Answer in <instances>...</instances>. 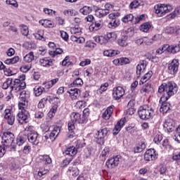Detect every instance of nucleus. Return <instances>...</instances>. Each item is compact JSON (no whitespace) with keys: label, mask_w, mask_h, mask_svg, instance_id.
<instances>
[{"label":"nucleus","mask_w":180,"mask_h":180,"mask_svg":"<svg viewBox=\"0 0 180 180\" xmlns=\"http://www.w3.org/2000/svg\"><path fill=\"white\" fill-rule=\"evenodd\" d=\"M146 150V143L141 142L138 146L134 148V152L136 153H142L143 150Z\"/></svg>","instance_id":"obj_38"},{"label":"nucleus","mask_w":180,"mask_h":180,"mask_svg":"<svg viewBox=\"0 0 180 180\" xmlns=\"http://www.w3.org/2000/svg\"><path fill=\"white\" fill-rule=\"evenodd\" d=\"M108 133H109V130L108 128H103V129L98 131V132L95 135V139H96V143L98 144H103L105 143V137L108 136Z\"/></svg>","instance_id":"obj_8"},{"label":"nucleus","mask_w":180,"mask_h":180,"mask_svg":"<svg viewBox=\"0 0 180 180\" xmlns=\"http://www.w3.org/2000/svg\"><path fill=\"white\" fill-rule=\"evenodd\" d=\"M27 106H29V101H24L22 100H20L18 102V109L19 110L23 111V110H27Z\"/></svg>","instance_id":"obj_37"},{"label":"nucleus","mask_w":180,"mask_h":180,"mask_svg":"<svg viewBox=\"0 0 180 180\" xmlns=\"http://www.w3.org/2000/svg\"><path fill=\"white\" fill-rule=\"evenodd\" d=\"M162 140V135H161V134H157L156 135H155L153 141L156 144H158V143H160V141H161Z\"/></svg>","instance_id":"obj_64"},{"label":"nucleus","mask_w":180,"mask_h":180,"mask_svg":"<svg viewBox=\"0 0 180 180\" xmlns=\"http://www.w3.org/2000/svg\"><path fill=\"white\" fill-rule=\"evenodd\" d=\"M21 33L23 36H27L29 34V27L27 25H21Z\"/></svg>","instance_id":"obj_59"},{"label":"nucleus","mask_w":180,"mask_h":180,"mask_svg":"<svg viewBox=\"0 0 180 180\" xmlns=\"http://www.w3.org/2000/svg\"><path fill=\"white\" fill-rule=\"evenodd\" d=\"M34 60V54L33 52H30L25 56H24L25 63H32Z\"/></svg>","instance_id":"obj_41"},{"label":"nucleus","mask_w":180,"mask_h":180,"mask_svg":"<svg viewBox=\"0 0 180 180\" xmlns=\"http://www.w3.org/2000/svg\"><path fill=\"white\" fill-rule=\"evenodd\" d=\"M164 51H168V44H164L162 46L160 47L156 50V56H160L164 53Z\"/></svg>","instance_id":"obj_43"},{"label":"nucleus","mask_w":180,"mask_h":180,"mask_svg":"<svg viewBox=\"0 0 180 180\" xmlns=\"http://www.w3.org/2000/svg\"><path fill=\"white\" fill-rule=\"evenodd\" d=\"M173 139L174 140H175V141H177V143H180V124L176 128V133L173 137Z\"/></svg>","instance_id":"obj_58"},{"label":"nucleus","mask_w":180,"mask_h":180,"mask_svg":"<svg viewBox=\"0 0 180 180\" xmlns=\"http://www.w3.org/2000/svg\"><path fill=\"white\" fill-rule=\"evenodd\" d=\"M70 33L72 36H81L82 34V29L78 26H75L70 29Z\"/></svg>","instance_id":"obj_36"},{"label":"nucleus","mask_w":180,"mask_h":180,"mask_svg":"<svg viewBox=\"0 0 180 180\" xmlns=\"http://www.w3.org/2000/svg\"><path fill=\"white\" fill-rule=\"evenodd\" d=\"M32 68V65H23L20 68V71L21 72H27Z\"/></svg>","instance_id":"obj_60"},{"label":"nucleus","mask_w":180,"mask_h":180,"mask_svg":"<svg viewBox=\"0 0 180 180\" xmlns=\"http://www.w3.org/2000/svg\"><path fill=\"white\" fill-rule=\"evenodd\" d=\"M150 27L151 25H150V22H145L141 25L140 30L144 33H147V32L150 30Z\"/></svg>","instance_id":"obj_46"},{"label":"nucleus","mask_w":180,"mask_h":180,"mask_svg":"<svg viewBox=\"0 0 180 180\" xmlns=\"http://www.w3.org/2000/svg\"><path fill=\"white\" fill-rule=\"evenodd\" d=\"M25 131H27V139L30 143L34 146L39 144V134L34 130L33 126H27L25 128Z\"/></svg>","instance_id":"obj_5"},{"label":"nucleus","mask_w":180,"mask_h":180,"mask_svg":"<svg viewBox=\"0 0 180 180\" xmlns=\"http://www.w3.org/2000/svg\"><path fill=\"white\" fill-rule=\"evenodd\" d=\"M105 37L107 39L108 42L112 41L113 40H116L117 35L115 32H108L107 34L105 36Z\"/></svg>","instance_id":"obj_48"},{"label":"nucleus","mask_w":180,"mask_h":180,"mask_svg":"<svg viewBox=\"0 0 180 180\" xmlns=\"http://www.w3.org/2000/svg\"><path fill=\"white\" fill-rule=\"evenodd\" d=\"M3 115L8 124H10V126H13V124L15 123V115L12 113V110L6 109Z\"/></svg>","instance_id":"obj_11"},{"label":"nucleus","mask_w":180,"mask_h":180,"mask_svg":"<svg viewBox=\"0 0 180 180\" xmlns=\"http://www.w3.org/2000/svg\"><path fill=\"white\" fill-rule=\"evenodd\" d=\"M170 98H171V96L163 94V95L160 97V99L159 101L160 105H162L163 103H168V102H167V101Z\"/></svg>","instance_id":"obj_54"},{"label":"nucleus","mask_w":180,"mask_h":180,"mask_svg":"<svg viewBox=\"0 0 180 180\" xmlns=\"http://www.w3.org/2000/svg\"><path fill=\"white\" fill-rule=\"evenodd\" d=\"M94 40L95 41L96 43H98L101 46H105V44H108V39H106V37L103 35L94 37Z\"/></svg>","instance_id":"obj_24"},{"label":"nucleus","mask_w":180,"mask_h":180,"mask_svg":"<svg viewBox=\"0 0 180 180\" xmlns=\"http://www.w3.org/2000/svg\"><path fill=\"white\" fill-rule=\"evenodd\" d=\"M171 110V104L169 103H164L163 104H161V107L160 108V112L162 113L163 115H165V113H168Z\"/></svg>","instance_id":"obj_31"},{"label":"nucleus","mask_w":180,"mask_h":180,"mask_svg":"<svg viewBox=\"0 0 180 180\" xmlns=\"http://www.w3.org/2000/svg\"><path fill=\"white\" fill-rule=\"evenodd\" d=\"M103 54L105 57H115V56H118V54H120V51H116V50L108 49L104 51Z\"/></svg>","instance_id":"obj_26"},{"label":"nucleus","mask_w":180,"mask_h":180,"mask_svg":"<svg viewBox=\"0 0 180 180\" xmlns=\"http://www.w3.org/2000/svg\"><path fill=\"white\" fill-rule=\"evenodd\" d=\"M177 15H180V7H177L174 11L167 15L168 19H175Z\"/></svg>","instance_id":"obj_39"},{"label":"nucleus","mask_w":180,"mask_h":180,"mask_svg":"<svg viewBox=\"0 0 180 180\" xmlns=\"http://www.w3.org/2000/svg\"><path fill=\"white\" fill-rule=\"evenodd\" d=\"M15 141V135L11 131H5L2 135V144L6 148H8V151H12V150H15L16 146L13 145V142Z\"/></svg>","instance_id":"obj_2"},{"label":"nucleus","mask_w":180,"mask_h":180,"mask_svg":"<svg viewBox=\"0 0 180 180\" xmlns=\"http://www.w3.org/2000/svg\"><path fill=\"white\" fill-rule=\"evenodd\" d=\"M101 28L102 23H101V20L93 22L92 25L89 27V30L92 32H97V30H99Z\"/></svg>","instance_id":"obj_32"},{"label":"nucleus","mask_w":180,"mask_h":180,"mask_svg":"<svg viewBox=\"0 0 180 180\" xmlns=\"http://www.w3.org/2000/svg\"><path fill=\"white\" fill-rule=\"evenodd\" d=\"M179 68V61L177 59H173L172 63L168 65V70L172 74H176Z\"/></svg>","instance_id":"obj_15"},{"label":"nucleus","mask_w":180,"mask_h":180,"mask_svg":"<svg viewBox=\"0 0 180 180\" xmlns=\"http://www.w3.org/2000/svg\"><path fill=\"white\" fill-rule=\"evenodd\" d=\"M71 85L73 86H82V85H84V82L82 81V79L77 78Z\"/></svg>","instance_id":"obj_52"},{"label":"nucleus","mask_w":180,"mask_h":180,"mask_svg":"<svg viewBox=\"0 0 180 180\" xmlns=\"http://www.w3.org/2000/svg\"><path fill=\"white\" fill-rule=\"evenodd\" d=\"M70 39L72 41H75L77 44H82L83 43H85V38L77 35H72L70 37Z\"/></svg>","instance_id":"obj_35"},{"label":"nucleus","mask_w":180,"mask_h":180,"mask_svg":"<svg viewBox=\"0 0 180 180\" xmlns=\"http://www.w3.org/2000/svg\"><path fill=\"white\" fill-rule=\"evenodd\" d=\"M68 94H70L71 99H72L73 101H75L76 99H78V98H79L80 92H79V89L77 88H74V89H70L68 91Z\"/></svg>","instance_id":"obj_25"},{"label":"nucleus","mask_w":180,"mask_h":180,"mask_svg":"<svg viewBox=\"0 0 180 180\" xmlns=\"http://www.w3.org/2000/svg\"><path fill=\"white\" fill-rule=\"evenodd\" d=\"M47 101H49V98L47 97L41 99V101L38 103L39 109H43L46 103H47Z\"/></svg>","instance_id":"obj_53"},{"label":"nucleus","mask_w":180,"mask_h":180,"mask_svg":"<svg viewBox=\"0 0 180 180\" xmlns=\"http://www.w3.org/2000/svg\"><path fill=\"white\" fill-rule=\"evenodd\" d=\"M80 13L82 15H89L92 12V8L90 6H84L82 8L79 10Z\"/></svg>","instance_id":"obj_45"},{"label":"nucleus","mask_w":180,"mask_h":180,"mask_svg":"<svg viewBox=\"0 0 180 180\" xmlns=\"http://www.w3.org/2000/svg\"><path fill=\"white\" fill-rule=\"evenodd\" d=\"M39 64L42 67H46V68H49L50 67H52V65H53V59L49 57L41 58L39 60Z\"/></svg>","instance_id":"obj_17"},{"label":"nucleus","mask_w":180,"mask_h":180,"mask_svg":"<svg viewBox=\"0 0 180 180\" xmlns=\"http://www.w3.org/2000/svg\"><path fill=\"white\" fill-rule=\"evenodd\" d=\"M34 94L35 96H40L43 94V91H44V88L40 86H36L34 89Z\"/></svg>","instance_id":"obj_42"},{"label":"nucleus","mask_w":180,"mask_h":180,"mask_svg":"<svg viewBox=\"0 0 180 180\" xmlns=\"http://www.w3.org/2000/svg\"><path fill=\"white\" fill-rule=\"evenodd\" d=\"M120 160V156L117 155L114 156L106 161L105 165H107L108 168H115V167H117L119 165V161Z\"/></svg>","instance_id":"obj_12"},{"label":"nucleus","mask_w":180,"mask_h":180,"mask_svg":"<svg viewBox=\"0 0 180 180\" xmlns=\"http://www.w3.org/2000/svg\"><path fill=\"white\" fill-rule=\"evenodd\" d=\"M6 150H9V148H6V146L2 143V146H0V158H2L4 155H5Z\"/></svg>","instance_id":"obj_61"},{"label":"nucleus","mask_w":180,"mask_h":180,"mask_svg":"<svg viewBox=\"0 0 180 180\" xmlns=\"http://www.w3.org/2000/svg\"><path fill=\"white\" fill-rule=\"evenodd\" d=\"M75 107L77 109H83V108H85V101H77Z\"/></svg>","instance_id":"obj_63"},{"label":"nucleus","mask_w":180,"mask_h":180,"mask_svg":"<svg viewBox=\"0 0 180 180\" xmlns=\"http://www.w3.org/2000/svg\"><path fill=\"white\" fill-rule=\"evenodd\" d=\"M138 115L142 120H148V119L151 117V115H153V109L150 108L148 105L141 106L139 108Z\"/></svg>","instance_id":"obj_6"},{"label":"nucleus","mask_w":180,"mask_h":180,"mask_svg":"<svg viewBox=\"0 0 180 180\" xmlns=\"http://www.w3.org/2000/svg\"><path fill=\"white\" fill-rule=\"evenodd\" d=\"M46 174H49V169L41 168L38 172V176H39V178H41V176L46 175Z\"/></svg>","instance_id":"obj_62"},{"label":"nucleus","mask_w":180,"mask_h":180,"mask_svg":"<svg viewBox=\"0 0 180 180\" xmlns=\"http://www.w3.org/2000/svg\"><path fill=\"white\" fill-rule=\"evenodd\" d=\"M39 23L44 27H52L53 26V22L49 20H39Z\"/></svg>","instance_id":"obj_47"},{"label":"nucleus","mask_w":180,"mask_h":180,"mask_svg":"<svg viewBox=\"0 0 180 180\" xmlns=\"http://www.w3.org/2000/svg\"><path fill=\"white\" fill-rule=\"evenodd\" d=\"M168 53H172V54H176V53H179L180 51V45L174 44V45H168Z\"/></svg>","instance_id":"obj_28"},{"label":"nucleus","mask_w":180,"mask_h":180,"mask_svg":"<svg viewBox=\"0 0 180 180\" xmlns=\"http://www.w3.org/2000/svg\"><path fill=\"white\" fill-rule=\"evenodd\" d=\"M178 92V86L174 82H169L167 84H162L158 88L159 94H164L168 96H174Z\"/></svg>","instance_id":"obj_1"},{"label":"nucleus","mask_w":180,"mask_h":180,"mask_svg":"<svg viewBox=\"0 0 180 180\" xmlns=\"http://www.w3.org/2000/svg\"><path fill=\"white\" fill-rule=\"evenodd\" d=\"M96 14L98 18H103V16L109 15V11L105 9L100 8L96 11Z\"/></svg>","instance_id":"obj_40"},{"label":"nucleus","mask_w":180,"mask_h":180,"mask_svg":"<svg viewBox=\"0 0 180 180\" xmlns=\"http://www.w3.org/2000/svg\"><path fill=\"white\" fill-rule=\"evenodd\" d=\"M117 26H119V20H112V22L108 23V27H110V29H115L117 27Z\"/></svg>","instance_id":"obj_55"},{"label":"nucleus","mask_w":180,"mask_h":180,"mask_svg":"<svg viewBox=\"0 0 180 180\" xmlns=\"http://www.w3.org/2000/svg\"><path fill=\"white\" fill-rule=\"evenodd\" d=\"M13 79L12 78H8L4 82L3 84V89H8L10 88V93H12V91H14V87H13Z\"/></svg>","instance_id":"obj_23"},{"label":"nucleus","mask_w":180,"mask_h":180,"mask_svg":"<svg viewBox=\"0 0 180 180\" xmlns=\"http://www.w3.org/2000/svg\"><path fill=\"white\" fill-rule=\"evenodd\" d=\"M108 133H109V130L108 128H103V129L98 131V132L95 135V139H96V143L98 144H103L105 143V137L108 136Z\"/></svg>","instance_id":"obj_9"},{"label":"nucleus","mask_w":180,"mask_h":180,"mask_svg":"<svg viewBox=\"0 0 180 180\" xmlns=\"http://www.w3.org/2000/svg\"><path fill=\"white\" fill-rule=\"evenodd\" d=\"M153 77V71L150 70L144 76L141 78L139 82V85H143L146 84V82L151 79Z\"/></svg>","instance_id":"obj_27"},{"label":"nucleus","mask_w":180,"mask_h":180,"mask_svg":"<svg viewBox=\"0 0 180 180\" xmlns=\"http://www.w3.org/2000/svg\"><path fill=\"white\" fill-rule=\"evenodd\" d=\"M65 155H70V157H74L77 154V150L75 147L70 146L63 153Z\"/></svg>","instance_id":"obj_33"},{"label":"nucleus","mask_w":180,"mask_h":180,"mask_svg":"<svg viewBox=\"0 0 180 180\" xmlns=\"http://www.w3.org/2000/svg\"><path fill=\"white\" fill-rule=\"evenodd\" d=\"M140 6V2L138 0H134L129 4L130 9H136Z\"/></svg>","instance_id":"obj_57"},{"label":"nucleus","mask_w":180,"mask_h":180,"mask_svg":"<svg viewBox=\"0 0 180 180\" xmlns=\"http://www.w3.org/2000/svg\"><path fill=\"white\" fill-rule=\"evenodd\" d=\"M40 160H41L45 164H51V158L47 155H41Z\"/></svg>","instance_id":"obj_50"},{"label":"nucleus","mask_w":180,"mask_h":180,"mask_svg":"<svg viewBox=\"0 0 180 180\" xmlns=\"http://www.w3.org/2000/svg\"><path fill=\"white\" fill-rule=\"evenodd\" d=\"M70 119L71 122H69L68 124V130L70 133H74V130H75V123H79V124L86 123L85 118H83L81 114L78 112H72Z\"/></svg>","instance_id":"obj_3"},{"label":"nucleus","mask_w":180,"mask_h":180,"mask_svg":"<svg viewBox=\"0 0 180 180\" xmlns=\"http://www.w3.org/2000/svg\"><path fill=\"white\" fill-rule=\"evenodd\" d=\"M176 31V29L174 27H166L165 28V33L167 34H172L173 33H175Z\"/></svg>","instance_id":"obj_51"},{"label":"nucleus","mask_w":180,"mask_h":180,"mask_svg":"<svg viewBox=\"0 0 180 180\" xmlns=\"http://www.w3.org/2000/svg\"><path fill=\"white\" fill-rule=\"evenodd\" d=\"M61 131V128L58 126H53V130L49 134V139L52 141H54L56 139H57V136L58 134H60V131Z\"/></svg>","instance_id":"obj_22"},{"label":"nucleus","mask_w":180,"mask_h":180,"mask_svg":"<svg viewBox=\"0 0 180 180\" xmlns=\"http://www.w3.org/2000/svg\"><path fill=\"white\" fill-rule=\"evenodd\" d=\"M126 122V119H121L120 121L117 122L113 129V134H118L119 131L122 130V127L124 126V123Z\"/></svg>","instance_id":"obj_21"},{"label":"nucleus","mask_w":180,"mask_h":180,"mask_svg":"<svg viewBox=\"0 0 180 180\" xmlns=\"http://www.w3.org/2000/svg\"><path fill=\"white\" fill-rule=\"evenodd\" d=\"M13 88L15 92H19V91H23L26 88V82H20V80L15 79L13 82Z\"/></svg>","instance_id":"obj_16"},{"label":"nucleus","mask_w":180,"mask_h":180,"mask_svg":"<svg viewBox=\"0 0 180 180\" xmlns=\"http://www.w3.org/2000/svg\"><path fill=\"white\" fill-rule=\"evenodd\" d=\"M147 67V61L141 60L139 64L136 66V74L138 75L137 78H140L141 73L144 72Z\"/></svg>","instance_id":"obj_18"},{"label":"nucleus","mask_w":180,"mask_h":180,"mask_svg":"<svg viewBox=\"0 0 180 180\" xmlns=\"http://www.w3.org/2000/svg\"><path fill=\"white\" fill-rule=\"evenodd\" d=\"M163 127L168 133H171L175 129V122L171 118L167 119L163 124Z\"/></svg>","instance_id":"obj_14"},{"label":"nucleus","mask_w":180,"mask_h":180,"mask_svg":"<svg viewBox=\"0 0 180 180\" xmlns=\"http://www.w3.org/2000/svg\"><path fill=\"white\" fill-rule=\"evenodd\" d=\"M155 13L159 16V18H162L165 16L167 13H169L172 11V6L169 4H158L154 6Z\"/></svg>","instance_id":"obj_4"},{"label":"nucleus","mask_w":180,"mask_h":180,"mask_svg":"<svg viewBox=\"0 0 180 180\" xmlns=\"http://www.w3.org/2000/svg\"><path fill=\"white\" fill-rule=\"evenodd\" d=\"M115 109L114 105H110L107 108V109L105 110V112L102 115L103 119L105 120H109L110 119V116H112L113 113V110Z\"/></svg>","instance_id":"obj_20"},{"label":"nucleus","mask_w":180,"mask_h":180,"mask_svg":"<svg viewBox=\"0 0 180 180\" xmlns=\"http://www.w3.org/2000/svg\"><path fill=\"white\" fill-rule=\"evenodd\" d=\"M133 19H134V16L133 15V14H127L122 18V22H123L124 23H127L128 22H131Z\"/></svg>","instance_id":"obj_49"},{"label":"nucleus","mask_w":180,"mask_h":180,"mask_svg":"<svg viewBox=\"0 0 180 180\" xmlns=\"http://www.w3.org/2000/svg\"><path fill=\"white\" fill-rule=\"evenodd\" d=\"M124 95V89L122 86H117L113 89L112 97L115 101H119Z\"/></svg>","instance_id":"obj_13"},{"label":"nucleus","mask_w":180,"mask_h":180,"mask_svg":"<svg viewBox=\"0 0 180 180\" xmlns=\"http://www.w3.org/2000/svg\"><path fill=\"white\" fill-rule=\"evenodd\" d=\"M29 119H30V114L27 110H22L18 113L17 115V120L20 124H25L29 122Z\"/></svg>","instance_id":"obj_7"},{"label":"nucleus","mask_w":180,"mask_h":180,"mask_svg":"<svg viewBox=\"0 0 180 180\" xmlns=\"http://www.w3.org/2000/svg\"><path fill=\"white\" fill-rule=\"evenodd\" d=\"M128 39L129 37L126 35H124L121 38L118 39L117 41L118 46H120V47H127V46L129 44V43H127Z\"/></svg>","instance_id":"obj_29"},{"label":"nucleus","mask_w":180,"mask_h":180,"mask_svg":"<svg viewBox=\"0 0 180 180\" xmlns=\"http://www.w3.org/2000/svg\"><path fill=\"white\" fill-rule=\"evenodd\" d=\"M158 157V153H157V151L154 148L148 149L144 154L145 161H154V160H157Z\"/></svg>","instance_id":"obj_10"},{"label":"nucleus","mask_w":180,"mask_h":180,"mask_svg":"<svg viewBox=\"0 0 180 180\" xmlns=\"http://www.w3.org/2000/svg\"><path fill=\"white\" fill-rule=\"evenodd\" d=\"M112 64L115 65H126L130 64V59L128 58H119L112 60Z\"/></svg>","instance_id":"obj_19"},{"label":"nucleus","mask_w":180,"mask_h":180,"mask_svg":"<svg viewBox=\"0 0 180 180\" xmlns=\"http://www.w3.org/2000/svg\"><path fill=\"white\" fill-rule=\"evenodd\" d=\"M68 174L70 176H78V175H79V170L75 167H70L68 170Z\"/></svg>","instance_id":"obj_34"},{"label":"nucleus","mask_w":180,"mask_h":180,"mask_svg":"<svg viewBox=\"0 0 180 180\" xmlns=\"http://www.w3.org/2000/svg\"><path fill=\"white\" fill-rule=\"evenodd\" d=\"M6 4L7 5H11L13 8H19V4H18V1H16V0H6Z\"/></svg>","instance_id":"obj_56"},{"label":"nucleus","mask_w":180,"mask_h":180,"mask_svg":"<svg viewBox=\"0 0 180 180\" xmlns=\"http://www.w3.org/2000/svg\"><path fill=\"white\" fill-rule=\"evenodd\" d=\"M23 46L27 50H33L36 48V44L32 41H26L24 43Z\"/></svg>","instance_id":"obj_44"},{"label":"nucleus","mask_w":180,"mask_h":180,"mask_svg":"<svg viewBox=\"0 0 180 180\" xmlns=\"http://www.w3.org/2000/svg\"><path fill=\"white\" fill-rule=\"evenodd\" d=\"M30 98V93L29 91H26L25 90H22L20 93V97L19 99L20 101H26V102H29V98Z\"/></svg>","instance_id":"obj_30"}]
</instances>
